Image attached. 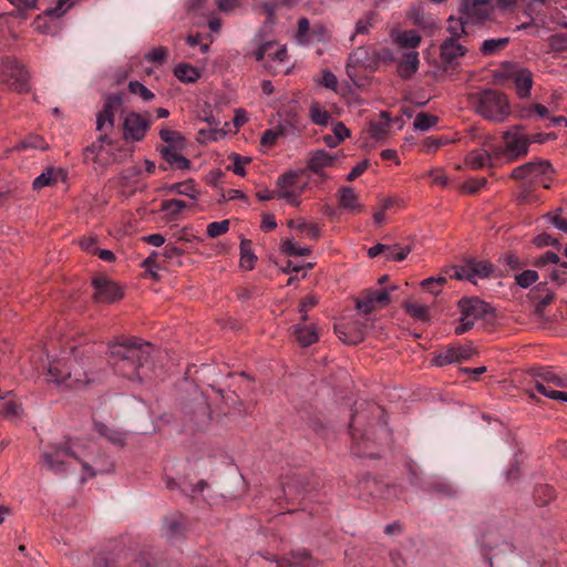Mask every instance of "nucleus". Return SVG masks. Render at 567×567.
<instances>
[{"label": "nucleus", "mask_w": 567, "mask_h": 567, "mask_svg": "<svg viewBox=\"0 0 567 567\" xmlns=\"http://www.w3.org/2000/svg\"><path fill=\"white\" fill-rule=\"evenodd\" d=\"M555 496L556 492L554 487L549 485H539L535 488V497L540 505L548 504L551 499L555 498Z\"/></svg>", "instance_id": "obj_44"}, {"label": "nucleus", "mask_w": 567, "mask_h": 567, "mask_svg": "<svg viewBox=\"0 0 567 567\" xmlns=\"http://www.w3.org/2000/svg\"><path fill=\"white\" fill-rule=\"evenodd\" d=\"M293 334L296 336L297 341L302 347H308L318 341V332L315 326H302L296 324L293 327Z\"/></svg>", "instance_id": "obj_27"}, {"label": "nucleus", "mask_w": 567, "mask_h": 567, "mask_svg": "<svg viewBox=\"0 0 567 567\" xmlns=\"http://www.w3.org/2000/svg\"><path fill=\"white\" fill-rule=\"evenodd\" d=\"M309 115L311 121L321 126L328 125L331 120L330 113L322 109L319 104L315 103L310 106Z\"/></svg>", "instance_id": "obj_36"}, {"label": "nucleus", "mask_w": 567, "mask_h": 567, "mask_svg": "<svg viewBox=\"0 0 567 567\" xmlns=\"http://www.w3.org/2000/svg\"><path fill=\"white\" fill-rule=\"evenodd\" d=\"M374 290L363 291L362 295L357 300V308L363 313L372 312L377 307V301L373 298Z\"/></svg>", "instance_id": "obj_35"}, {"label": "nucleus", "mask_w": 567, "mask_h": 567, "mask_svg": "<svg viewBox=\"0 0 567 567\" xmlns=\"http://www.w3.org/2000/svg\"><path fill=\"white\" fill-rule=\"evenodd\" d=\"M303 174V171L288 172L278 177L277 185L280 187V197L285 198L292 206H298L303 186H299V178Z\"/></svg>", "instance_id": "obj_14"}, {"label": "nucleus", "mask_w": 567, "mask_h": 567, "mask_svg": "<svg viewBox=\"0 0 567 567\" xmlns=\"http://www.w3.org/2000/svg\"><path fill=\"white\" fill-rule=\"evenodd\" d=\"M390 250H385L383 254L388 260H395V261H402L406 258V256L410 252V247L405 246H399V245H389Z\"/></svg>", "instance_id": "obj_45"}, {"label": "nucleus", "mask_w": 567, "mask_h": 567, "mask_svg": "<svg viewBox=\"0 0 567 567\" xmlns=\"http://www.w3.org/2000/svg\"><path fill=\"white\" fill-rule=\"evenodd\" d=\"M240 265L243 268L251 270L256 261V256L251 251V241L243 239L240 243Z\"/></svg>", "instance_id": "obj_34"}, {"label": "nucleus", "mask_w": 567, "mask_h": 567, "mask_svg": "<svg viewBox=\"0 0 567 567\" xmlns=\"http://www.w3.org/2000/svg\"><path fill=\"white\" fill-rule=\"evenodd\" d=\"M95 431L114 444H122L124 441L121 432L113 430L103 423H95Z\"/></svg>", "instance_id": "obj_37"}, {"label": "nucleus", "mask_w": 567, "mask_h": 567, "mask_svg": "<svg viewBox=\"0 0 567 567\" xmlns=\"http://www.w3.org/2000/svg\"><path fill=\"white\" fill-rule=\"evenodd\" d=\"M150 115H142L138 113H130L126 115L123 127H124V137L126 140L133 141H142L146 134V132L151 127Z\"/></svg>", "instance_id": "obj_15"}, {"label": "nucleus", "mask_w": 567, "mask_h": 567, "mask_svg": "<svg viewBox=\"0 0 567 567\" xmlns=\"http://www.w3.org/2000/svg\"><path fill=\"white\" fill-rule=\"evenodd\" d=\"M446 282L444 277L439 278H427L422 281V287L433 295H437L440 292L441 287Z\"/></svg>", "instance_id": "obj_58"}, {"label": "nucleus", "mask_w": 567, "mask_h": 567, "mask_svg": "<svg viewBox=\"0 0 567 567\" xmlns=\"http://www.w3.org/2000/svg\"><path fill=\"white\" fill-rule=\"evenodd\" d=\"M434 360L435 363L440 367L457 362L458 357L456 352V346L444 349L435 357Z\"/></svg>", "instance_id": "obj_43"}, {"label": "nucleus", "mask_w": 567, "mask_h": 567, "mask_svg": "<svg viewBox=\"0 0 567 567\" xmlns=\"http://www.w3.org/2000/svg\"><path fill=\"white\" fill-rule=\"evenodd\" d=\"M151 348L147 342L122 339L110 346L109 362L116 374L142 381L151 370Z\"/></svg>", "instance_id": "obj_1"}, {"label": "nucleus", "mask_w": 567, "mask_h": 567, "mask_svg": "<svg viewBox=\"0 0 567 567\" xmlns=\"http://www.w3.org/2000/svg\"><path fill=\"white\" fill-rule=\"evenodd\" d=\"M447 31L450 32V37L447 39H453L455 41L465 42L467 37V32L465 30L464 22L461 20L450 19Z\"/></svg>", "instance_id": "obj_38"}, {"label": "nucleus", "mask_w": 567, "mask_h": 567, "mask_svg": "<svg viewBox=\"0 0 567 567\" xmlns=\"http://www.w3.org/2000/svg\"><path fill=\"white\" fill-rule=\"evenodd\" d=\"M548 45L554 52H563L567 50V35L557 33L548 39Z\"/></svg>", "instance_id": "obj_55"}, {"label": "nucleus", "mask_w": 567, "mask_h": 567, "mask_svg": "<svg viewBox=\"0 0 567 567\" xmlns=\"http://www.w3.org/2000/svg\"><path fill=\"white\" fill-rule=\"evenodd\" d=\"M555 388H567V378L558 375L554 370L539 368L535 373L536 391L549 399L567 402V393Z\"/></svg>", "instance_id": "obj_9"}, {"label": "nucleus", "mask_w": 567, "mask_h": 567, "mask_svg": "<svg viewBox=\"0 0 567 567\" xmlns=\"http://www.w3.org/2000/svg\"><path fill=\"white\" fill-rule=\"evenodd\" d=\"M143 267L145 268H164V261L161 257V252L153 251L144 261Z\"/></svg>", "instance_id": "obj_62"}, {"label": "nucleus", "mask_w": 567, "mask_h": 567, "mask_svg": "<svg viewBox=\"0 0 567 567\" xmlns=\"http://www.w3.org/2000/svg\"><path fill=\"white\" fill-rule=\"evenodd\" d=\"M412 480L411 483L414 485H420L421 488L434 492L444 497H455L458 494L457 487L442 477H433L426 482H420L417 474L415 471H411Z\"/></svg>", "instance_id": "obj_17"}, {"label": "nucleus", "mask_w": 567, "mask_h": 567, "mask_svg": "<svg viewBox=\"0 0 567 567\" xmlns=\"http://www.w3.org/2000/svg\"><path fill=\"white\" fill-rule=\"evenodd\" d=\"M167 53L168 51L166 48L158 47L148 51L145 54V60L155 64H162L165 62Z\"/></svg>", "instance_id": "obj_56"}, {"label": "nucleus", "mask_w": 567, "mask_h": 567, "mask_svg": "<svg viewBox=\"0 0 567 567\" xmlns=\"http://www.w3.org/2000/svg\"><path fill=\"white\" fill-rule=\"evenodd\" d=\"M282 251L288 256H308L310 254L309 248L297 247L289 239L282 243Z\"/></svg>", "instance_id": "obj_59"}, {"label": "nucleus", "mask_w": 567, "mask_h": 567, "mask_svg": "<svg viewBox=\"0 0 567 567\" xmlns=\"http://www.w3.org/2000/svg\"><path fill=\"white\" fill-rule=\"evenodd\" d=\"M399 42L404 48L414 49L421 42V37L416 31H404L399 37Z\"/></svg>", "instance_id": "obj_51"}, {"label": "nucleus", "mask_w": 567, "mask_h": 567, "mask_svg": "<svg viewBox=\"0 0 567 567\" xmlns=\"http://www.w3.org/2000/svg\"><path fill=\"white\" fill-rule=\"evenodd\" d=\"M414 22L423 28H432L435 25V21L431 17H425L420 10H415L412 13Z\"/></svg>", "instance_id": "obj_64"}, {"label": "nucleus", "mask_w": 567, "mask_h": 567, "mask_svg": "<svg viewBox=\"0 0 567 567\" xmlns=\"http://www.w3.org/2000/svg\"><path fill=\"white\" fill-rule=\"evenodd\" d=\"M390 130V120L386 117L384 121L373 122L370 126V133L373 137L381 140L386 136Z\"/></svg>", "instance_id": "obj_53"}, {"label": "nucleus", "mask_w": 567, "mask_h": 567, "mask_svg": "<svg viewBox=\"0 0 567 567\" xmlns=\"http://www.w3.org/2000/svg\"><path fill=\"white\" fill-rule=\"evenodd\" d=\"M317 303H318V299L315 296H307L301 300L299 311L302 313V316H301L302 321L308 320L307 312L311 308H313Z\"/></svg>", "instance_id": "obj_61"}, {"label": "nucleus", "mask_w": 567, "mask_h": 567, "mask_svg": "<svg viewBox=\"0 0 567 567\" xmlns=\"http://www.w3.org/2000/svg\"><path fill=\"white\" fill-rule=\"evenodd\" d=\"M509 43V38L486 39L482 42L480 51L483 55H494L504 50Z\"/></svg>", "instance_id": "obj_31"}, {"label": "nucleus", "mask_w": 567, "mask_h": 567, "mask_svg": "<svg viewBox=\"0 0 567 567\" xmlns=\"http://www.w3.org/2000/svg\"><path fill=\"white\" fill-rule=\"evenodd\" d=\"M419 66V54L415 51L406 53L399 64V72L401 76L408 79L416 72Z\"/></svg>", "instance_id": "obj_30"}, {"label": "nucleus", "mask_w": 567, "mask_h": 567, "mask_svg": "<svg viewBox=\"0 0 567 567\" xmlns=\"http://www.w3.org/2000/svg\"><path fill=\"white\" fill-rule=\"evenodd\" d=\"M336 156L319 150L310 155L307 167L316 174H321L322 168L332 166Z\"/></svg>", "instance_id": "obj_24"}, {"label": "nucleus", "mask_w": 567, "mask_h": 567, "mask_svg": "<svg viewBox=\"0 0 567 567\" xmlns=\"http://www.w3.org/2000/svg\"><path fill=\"white\" fill-rule=\"evenodd\" d=\"M551 223L558 229L567 233V206L557 209L551 218Z\"/></svg>", "instance_id": "obj_60"}, {"label": "nucleus", "mask_w": 567, "mask_h": 567, "mask_svg": "<svg viewBox=\"0 0 567 567\" xmlns=\"http://www.w3.org/2000/svg\"><path fill=\"white\" fill-rule=\"evenodd\" d=\"M122 106V99L118 95L107 96L103 110L97 115L96 130L102 131L105 124L114 125V113Z\"/></svg>", "instance_id": "obj_19"}, {"label": "nucleus", "mask_w": 567, "mask_h": 567, "mask_svg": "<svg viewBox=\"0 0 567 567\" xmlns=\"http://www.w3.org/2000/svg\"><path fill=\"white\" fill-rule=\"evenodd\" d=\"M159 136L162 141L167 143L166 146L177 147L178 144L183 142V138L178 132L168 128L161 130Z\"/></svg>", "instance_id": "obj_54"}, {"label": "nucleus", "mask_w": 567, "mask_h": 567, "mask_svg": "<svg viewBox=\"0 0 567 567\" xmlns=\"http://www.w3.org/2000/svg\"><path fill=\"white\" fill-rule=\"evenodd\" d=\"M48 373L55 383H62L71 377L70 368L63 359L49 361Z\"/></svg>", "instance_id": "obj_26"}, {"label": "nucleus", "mask_w": 567, "mask_h": 567, "mask_svg": "<svg viewBox=\"0 0 567 567\" xmlns=\"http://www.w3.org/2000/svg\"><path fill=\"white\" fill-rule=\"evenodd\" d=\"M492 0H465V9L468 14L476 17L480 20H484L488 17V10L486 8Z\"/></svg>", "instance_id": "obj_32"}, {"label": "nucleus", "mask_w": 567, "mask_h": 567, "mask_svg": "<svg viewBox=\"0 0 567 567\" xmlns=\"http://www.w3.org/2000/svg\"><path fill=\"white\" fill-rule=\"evenodd\" d=\"M377 14L374 12H368L363 18L358 20L355 24V32L351 35V41L354 40L357 35L367 34L370 28L374 24Z\"/></svg>", "instance_id": "obj_40"}, {"label": "nucleus", "mask_w": 567, "mask_h": 567, "mask_svg": "<svg viewBox=\"0 0 567 567\" xmlns=\"http://www.w3.org/2000/svg\"><path fill=\"white\" fill-rule=\"evenodd\" d=\"M208 421H209L208 405L204 401H200L196 405L194 427L196 430H202L208 423Z\"/></svg>", "instance_id": "obj_41"}, {"label": "nucleus", "mask_w": 567, "mask_h": 567, "mask_svg": "<svg viewBox=\"0 0 567 567\" xmlns=\"http://www.w3.org/2000/svg\"><path fill=\"white\" fill-rule=\"evenodd\" d=\"M340 205L343 208L355 210L359 208V205L357 204V195L354 190L350 187H343L340 189Z\"/></svg>", "instance_id": "obj_39"}, {"label": "nucleus", "mask_w": 567, "mask_h": 567, "mask_svg": "<svg viewBox=\"0 0 567 567\" xmlns=\"http://www.w3.org/2000/svg\"><path fill=\"white\" fill-rule=\"evenodd\" d=\"M528 150L527 135L522 132L520 126H514L504 132L503 145L494 146V156L496 159L504 157L506 162L512 163L525 157Z\"/></svg>", "instance_id": "obj_6"}, {"label": "nucleus", "mask_w": 567, "mask_h": 567, "mask_svg": "<svg viewBox=\"0 0 567 567\" xmlns=\"http://www.w3.org/2000/svg\"><path fill=\"white\" fill-rule=\"evenodd\" d=\"M76 442L66 441L45 446L41 455L42 465L54 474H63L70 470L72 462L76 461L82 464L83 471L90 477L95 476V472L76 451Z\"/></svg>", "instance_id": "obj_2"}, {"label": "nucleus", "mask_w": 567, "mask_h": 567, "mask_svg": "<svg viewBox=\"0 0 567 567\" xmlns=\"http://www.w3.org/2000/svg\"><path fill=\"white\" fill-rule=\"evenodd\" d=\"M458 310L460 323L454 329L458 336L471 330L476 321H489L494 317V309L478 297L462 298L458 301Z\"/></svg>", "instance_id": "obj_5"}, {"label": "nucleus", "mask_w": 567, "mask_h": 567, "mask_svg": "<svg viewBox=\"0 0 567 567\" xmlns=\"http://www.w3.org/2000/svg\"><path fill=\"white\" fill-rule=\"evenodd\" d=\"M296 39L300 44L308 45L327 39V29L320 22L310 23L307 18L298 20Z\"/></svg>", "instance_id": "obj_13"}, {"label": "nucleus", "mask_w": 567, "mask_h": 567, "mask_svg": "<svg viewBox=\"0 0 567 567\" xmlns=\"http://www.w3.org/2000/svg\"><path fill=\"white\" fill-rule=\"evenodd\" d=\"M553 173V167L549 162L538 159L527 162L523 165L515 167L511 173V178L522 182L528 186L540 183L543 177H547Z\"/></svg>", "instance_id": "obj_10"}, {"label": "nucleus", "mask_w": 567, "mask_h": 567, "mask_svg": "<svg viewBox=\"0 0 567 567\" xmlns=\"http://www.w3.org/2000/svg\"><path fill=\"white\" fill-rule=\"evenodd\" d=\"M472 109L487 121L503 122L509 114L511 107L507 96L493 89L468 94Z\"/></svg>", "instance_id": "obj_4"}, {"label": "nucleus", "mask_w": 567, "mask_h": 567, "mask_svg": "<svg viewBox=\"0 0 567 567\" xmlns=\"http://www.w3.org/2000/svg\"><path fill=\"white\" fill-rule=\"evenodd\" d=\"M405 308L408 313L416 319L425 321L429 318V308L424 305L417 302H409L406 303Z\"/></svg>", "instance_id": "obj_50"}, {"label": "nucleus", "mask_w": 567, "mask_h": 567, "mask_svg": "<svg viewBox=\"0 0 567 567\" xmlns=\"http://www.w3.org/2000/svg\"><path fill=\"white\" fill-rule=\"evenodd\" d=\"M437 123V117L434 115L420 113L414 120V127L420 131H427Z\"/></svg>", "instance_id": "obj_47"}, {"label": "nucleus", "mask_w": 567, "mask_h": 567, "mask_svg": "<svg viewBox=\"0 0 567 567\" xmlns=\"http://www.w3.org/2000/svg\"><path fill=\"white\" fill-rule=\"evenodd\" d=\"M171 190L179 195L188 196L193 199L197 198L198 190L195 188L193 182L177 183L171 186Z\"/></svg>", "instance_id": "obj_49"}, {"label": "nucleus", "mask_w": 567, "mask_h": 567, "mask_svg": "<svg viewBox=\"0 0 567 567\" xmlns=\"http://www.w3.org/2000/svg\"><path fill=\"white\" fill-rule=\"evenodd\" d=\"M94 299L97 302L110 303L122 298L121 288L107 277L97 276L93 279Z\"/></svg>", "instance_id": "obj_16"}, {"label": "nucleus", "mask_w": 567, "mask_h": 567, "mask_svg": "<svg viewBox=\"0 0 567 567\" xmlns=\"http://www.w3.org/2000/svg\"><path fill=\"white\" fill-rule=\"evenodd\" d=\"M177 147L172 146H163L159 148L162 157L172 166H175L178 169H188L190 166V162L181 155L177 151Z\"/></svg>", "instance_id": "obj_25"}, {"label": "nucleus", "mask_w": 567, "mask_h": 567, "mask_svg": "<svg viewBox=\"0 0 567 567\" xmlns=\"http://www.w3.org/2000/svg\"><path fill=\"white\" fill-rule=\"evenodd\" d=\"M151 555L137 554L123 538L110 550L101 551L94 559L95 567H154Z\"/></svg>", "instance_id": "obj_3"}, {"label": "nucleus", "mask_w": 567, "mask_h": 567, "mask_svg": "<svg viewBox=\"0 0 567 567\" xmlns=\"http://www.w3.org/2000/svg\"><path fill=\"white\" fill-rule=\"evenodd\" d=\"M23 148L47 150L48 143L41 136H30L22 143Z\"/></svg>", "instance_id": "obj_63"}, {"label": "nucleus", "mask_w": 567, "mask_h": 567, "mask_svg": "<svg viewBox=\"0 0 567 567\" xmlns=\"http://www.w3.org/2000/svg\"><path fill=\"white\" fill-rule=\"evenodd\" d=\"M316 567L317 560L311 556L307 549L292 550L289 557L279 561V567Z\"/></svg>", "instance_id": "obj_20"}, {"label": "nucleus", "mask_w": 567, "mask_h": 567, "mask_svg": "<svg viewBox=\"0 0 567 567\" xmlns=\"http://www.w3.org/2000/svg\"><path fill=\"white\" fill-rule=\"evenodd\" d=\"M186 207L187 204L179 199H168L162 203V210L165 212L171 218H175Z\"/></svg>", "instance_id": "obj_42"}, {"label": "nucleus", "mask_w": 567, "mask_h": 567, "mask_svg": "<svg viewBox=\"0 0 567 567\" xmlns=\"http://www.w3.org/2000/svg\"><path fill=\"white\" fill-rule=\"evenodd\" d=\"M1 80L10 90L20 94L31 89L29 71L11 56H6L2 61Z\"/></svg>", "instance_id": "obj_8"}, {"label": "nucleus", "mask_w": 567, "mask_h": 567, "mask_svg": "<svg viewBox=\"0 0 567 567\" xmlns=\"http://www.w3.org/2000/svg\"><path fill=\"white\" fill-rule=\"evenodd\" d=\"M362 404L355 403V411L352 414L350 423V433L352 437V450L358 456L374 457L375 453L370 451V443L377 440L374 429L371 424L363 431L360 425L367 421V415L359 411Z\"/></svg>", "instance_id": "obj_7"}, {"label": "nucleus", "mask_w": 567, "mask_h": 567, "mask_svg": "<svg viewBox=\"0 0 567 567\" xmlns=\"http://www.w3.org/2000/svg\"><path fill=\"white\" fill-rule=\"evenodd\" d=\"M229 229V220L213 221L207 226V235L212 238L219 237L226 234Z\"/></svg>", "instance_id": "obj_52"}, {"label": "nucleus", "mask_w": 567, "mask_h": 567, "mask_svg": "<svg viewBox=\"0 0 567 567\" xmlns=\"http://www.w3.org/2000/svg\"><path fill=\"white\" fill-rule=\"evenodd\" d=\"M128 89L133 94H138L144 101H151L154 94L138 81H131Z\"/></svg>", "instance_id": "obj_57"}, {"label": "nucleus", "mask_w": 567, "mask_h": 567, "mask_svg": "<svg viewBox=\"0 0 567 567\" xmlns=\"http://www.w3.org/2000/svg\"><path fill=\"white\" fill-rule=\"evenodd\" d=\"M66 177L62 168L49 167L33 181V189L39 190L43 187L55 184L59 179L64 181Z\"/></svg>", "instance_id": "obj_23"}, {"label": "nucleus", "mask_w": 567, "mask_h": 567, "mask_svg": "<svg viewBox=\"0 0 567 567\" xmlns=\"http://www.w3.org/2000/svg\"><path fill=\"white\" fill-rule=\"evenodd\" d=\"M76 2L78 0H58L54 7L47 10V13L55 18H60L66 13Z\"/></svg>", "instance_id": "obj_48"}, {"label": "nucleus", "mask_w": 567, "mask_h": 567, "mask_svg": "<svg viewBox=\"0 0 567 567\" xmlns=\"http://www.w3.org/2000/svg\"><path fill=\"white\" fill-rule=\"evenodd\" d=\"M189 526V520L184 514L171 513L163 518L162 536L171 543H178L187 536Z\"/></svg>", "instance_id": "obj_11"}, {"label": "nucleus", "mask_w": 567, "mask_h": 567, "mask_svg": "<svg viewBox=\"0 0 567 567\" xmlns=\"http://www.w3.org/2000/svg\"><path fill=\"white\" fill-rule=\"evenodd\" d=\"M372 64V58L368 49L359 47L349 56L347 64V74L352 78L355 74L357 66L368 68Z\"/></svg>", "instance_id": "obj_21"}, {"label": "nucleus", "mask_w": 567, "mask_h": 567, "mask_svg": "<svg viewBox=\"0 0 567 567\" xmlns=\"http://www.w3.org/2000/svg\"><path fill=\"white\" fill-rule=\"evenodd\" d=\"M441 59L443 63L452 66L457 63V60L465 55L467 49L461 41L453 39H445L441 44Z\"/></svg>", "instance_id": "obj_18"}, {"label": "nucleus", "mask_w": 567, "mask_h": 567, "mask_svg": "<svg viewBox=\"0 0 567 567\" xmlns=\"http://www.w3.org/2000/svg\"><path fill=\"white\" fill-rule=\"evenodd\" d=\"M538 280V272L536 270H524L515 275V282L522 288H528Z\"/></svg>", "instance_id": "obj_46"}, {"label": "nucleus", "mask_w": 567, "mask_h": 567, "mask_svg": "<svg viewBox=\"0 0 567 567\" xmlns=\"http://www.w3.org/2000/svg\"><path fill=\"white\" fill-rule=\"evenodd\" d=\"M533 85V78L532 73L524 69L516 73L515 75V86L517 90V94L519 97L524 99L527 97L530 93V89Z\"/></svg>", "instance_id": "obj_29"}, {"label": "nucleus", "mask_w": 567, "mask_h": 567, "mask_svg": "<svg viewBox=\"0 0 567 567\" xmlns=\"http://www.w3.org/2000/svg\"><path fill=\"white\" fill-rule=\"evenodd\" d=\"M493 272V266L484 260H466L464 265L454 266L450 270V277L456 279H467L476 284V278H487Z\"/></svg>", "instance_id": "obj_12"}, {"label": "nucleus", "mask_w": 567, "mask_h": 567, "mask_svg": "<svg viewBox=\"0 0 567 567\" xmlns=\"http://www.w3.org/2000/svg\"><path fill=\"white\" fill-rule=\"evenodd\" d=\"M295 0H264L260 2V12L266 16L267 22H272L275 12L279 6L290 7Z\"/></svg>", "instance_id": "obj_33"}, {"label": "nucleus", "mask_w": 567, "mask_h": 567, "mask_svg": "<svg viewBox=\"0 0 567 567\" xmlns=\"http://www.w3.org/2000/svg\"><path fill=\"white\" fill-rule=\"evenodd\" d=\"M174 74L184 83H195L200 78V71L188 63H179L176 65Z\"/></svg>", "instance_id": "obj_28"}, {"label": "nucleus", "mask_w": 567, "mask_h": 567, "mask_svg": "<svg viewBox=\"0 0 567 567\" xmlns=\"http://www.w3.org/2000/svg\"><path fill=\"white\" fill-rule=\"evenodd\" d=\"M466 165L472 169H480L487 165H492L493 161H497L494 156V146L491 151L474 150L466 156Z\"/></svg>", "instance_id": "obj_22"}]
</instances>
